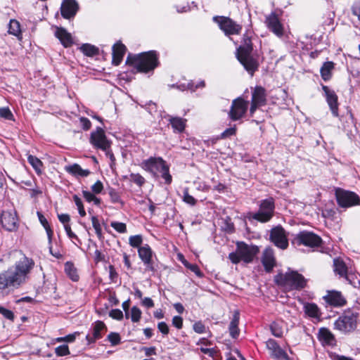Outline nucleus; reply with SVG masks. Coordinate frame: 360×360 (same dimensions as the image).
<instances>
[{"instance_id": "nucleus-1", "label": "nucleus", "mask_w": 360, "mask_h": 360, "mask_svg": "<svg viewBox=\"0 0 360 360\" xmlns=\"http://www.w3.org/2000/svg\"><path fill=\"white\" fill-rule=\"evenodd\" d=\"M139 165L154 179L162 178L167 185L172 183V176L169 173V167L162 158L151 156L143 160Z\"/></svg>"}, {"instance_id": "nucleus-2", "label": "nucleus", "mask_w": 360, "mask_h": 360, "mask_svg": "<svg viewBox=\"0 0 360 360\" xmlns=\"http://www.w3.org/2000/svg\"><path fill=\"white\" fill-rule=\"evenodd\" d=\"M253 47L248 32L243 34L241 45L237 49L236 57L244 68L252 76L257 70L259 63L252 55Z\"/></svg>"}, {"instance_id": "nucleus-3", "label": "nucleus", "mask_w": 360, "mask_h": 360, "mask_svg": "<svg viewBox=\"0 0 360 360\" xmlns=\"http://www.w3.org/2000/svg\"><path fill=\"white\" fill-rule=\"evenodd\" d=\"M126 63L134 64L138 72L147 73L158 66V53L155 51H150L138 55L129 54Z\"/></svg>"}, {"instance_id": "nucleus-4", "label": "nucleus", "mask_w": 360, "mask_h": 360, "mask_svg": "<svg viewBox=\"0 0 360 360\" xmlns=\"http://www.w3.org/2000/svg\"><path fill=\"white\" fill-rule=\"evenodd\" d=\"M257 212H250L247 214L249 221H257L260 223L269 222L274 217L275 212V200L272 197L262 200L258 202Z\"/></svg>"}, {"instance_id": "nucleus-5", "label": "nucleus", "mask_w": 360, "mask_h": 360, "mask_svg": "<svg viewBox=\"0 0 360 360\" xmlns=\"http://www.w3.org/2000/svg\"><path fill=\"white\" fill-rule=\"evenodd\" d=\"M258 252L259 248L257 246L249 245L244 242H238L236 251L229 253V259L233 264H238L240 261L250 263Z\"/></svg>"}, {"instance_id": "nucleus-6", "label": "nucleus", "mask_w": 360, "mask_h": 360, "mask_svg": "<svg viewBox=\"0 0 360 360\" xmlns=\"http://www.w3.org/2000/svg\"><path fill=\"white\" fill-rule=\"evenodd\" d=\"M358 316L356 312H345L335 321V328L345 334L353 332L357 326Z\"/></svg>"}, {"instance_id": "nucleus-7", "label": "nucleus", "mask_w": 360, "mask_h": 360, "mask_svg": "<svg viewBox=\"0 0 360 360\" xmlns=\"http://www.w3.org/2000/svg\"><path fill=\"white\" fill-rule=\"evenodd\" d=\"M278 283L285 287H288L291 290H302L307 285V280L304 277L296 271H290L281 276Z\"/></svg>"}, {"instance_id": "nucleus-8", "label": "nucleus", "mask_w": 360, "mask_h": 360, "mask_svg": "<svg viewBox=\"0 0 360 360\" xmlns=\"http://www.w3.org/2000/svg\"><path fill=\"white\" fill-rule=\"evenodd\" d=\"M323 240L317 234L308 231H302L294 236L292 243L294 245H304L309 248H316L321 245Z\"/></svg>"}, {"instance_id": "nucleus-9", "label": "nucleus", "mask_w": 360, "mask_h": 360, "mask_svg": "<svg viewBox=\"0 0 360 360\" xmlns=\"http://www.w3.org/2000/svg\"><path fill=\"white\" fill-rule=\"evenodd\" d=\"M213 20L218 24L226 36L239 34L242 30V25L229 17L214 16Z\"/></svg>"}, {"instance_id": "nucleus-10", "label": "nucleus", "mask_w": 360, "mask_h": 360, "mask_svg": "<svg viewBox=\"0 0 360 360\" xmlns=\"http://www.w3.org/2000/svg\"><path fill=\"white\" fill-rule=\"evenodd\" d=\"M335 197L338 205L342 207H349L360 203L359 196L352 191L338 188Z\"/></svg>"}, {"instance_id": "nucleus-11", "label": "nucleus", "mask_w": 360, "mask_h": 360, "mask_svg": "<svg viewBox=\"0 0 360 360\" xmlns=\"http://www.w3.org/2000/svg\"><path fill=\"white\" fill-rule=\"evenodd\" d=\"M89 142L96 149L106 150L110 148L111 142L107 139L104 130L99 127L91 133Z\"/></svg>"}, {"instance_id": "nucleus-12", "label": "nucleus", "mask_w": 360, "mask_h": 360, "mask_svg": "<svg viewBox=\"0 0 360 360\" xmlns=\"http://www.w3.org/2000/svg\"><path fill=\"white\" fill-rule=\"evenodd\" d=\"M17 213L15 210L3 211L0 217L2 227L10 232L15 231L18 228Z\"/></svg>"}, {"instance_id": "nucleus-13", "label": "nucleus", "mask_w": 360, "mask_h": 360, "mask_svg": "<svg viewBox=\"0 0 360 360\" xmlns=\"http://www.w3.org/2000/svg\"><path fill=\"white\" fill-rule=\"evenodd\" d=\"M248 101H245L240 97L234 99L229 114L231 120L236 121L243 117L248 110Z\"/></svg>"}, {"instance_id": "nucleus-14", "label": "nucleus", "mask_w": 360, "mask_h": 360, "mask_svg": "<svg viewBox=\"0 0 360 360\" xmlns=\"http://www.w3.org/2000/svg\"><path fill=\"white\" fill-rule=\"evenodd\" d=\"M91 330V335L87 334L86 335L88 345L93 344L96 340L101 339L107 332L108 328L102 321H96L92 323Z\"/></svg>"}, {"instance_id": "nucleus-15", "label": "nucleus", "mask_w": 360, "mask_h": 360, "mask_svg": "<svg viewBox=\"0 0 360 360\" xmlns=\"http://www.w3.org/2000/svg\"><path fill=\"white\" fill-rule=\"evenodd\" d=\"M270 239L276 246L282 250L286 249L288 246L285 230L280 226L271 229Z\"/></svg>"}, {"instance_id": "nucleus-16", "label": "nucleus", "mask_w": 360, "mask_h": 360, "mask_svg": "<svg viewBox=\"0 0 360 360\" xmlns=\"http://www.w3.org/2000/svg\"><path fill=\"white\" fill-rule=\"evenodd\" d=\"M20 278L16 274L13 273L12 269H8L0 274V291L10 287L17 288L20 285Z\"/></svg>"}, {"instance_id": "nucleus-17", "label": "nucleus", "mask_w": 360, "mask_h": 360, "mask_svg": "<svg viewBox=\"0 0 360 360\" xmlns=\"http://www.w3.org/2000/svg\"><path fill=\"white\" fill-rule=\"evenodd\" d=\"M34 262L32 259H29L27 257H24L23 259L20 260L15 266L14 269H11L13 273L16 274L17 277L20 278V285L25 280V277L27 274L32 269Z\"/></svg>"}, {"instance_id": "nucleus-18", "label": "nucleus", "mask_w": 360, "mask_h": 360, "mask_svg": "<svg viewBox=\"0 0 360 360\" xmlns=\"http://www.w3.org/2000/svg\"><path fill=\"white\" fill-rule=\"evenodd\" d=\"M79 8V6L76 0H63L60 6L61 15L65 19H72Z\"/></svg>"}, {"instance_id": "nucleus-19", "label": "nucleus", "mask_w": 360, "mask_h": 360, "mask_svg": "<svg viewBox=\"0 0 360 360\" xmlns=\"http://www.w3.org/2000/svg\"><path fill=\"white\" fill-rule=\"evenodd\" d=\"M265 22L269 30L277 37H281L283 35V27L274 12L266 17Z\"/></svg>"}, {"instance_id": "nucleus-20", "label": "nucleus", "mask_w": 360, "mask_h": 360, "mask_svg": "<svg viewBox=\"0 0 360 360\" xmlns=\"http://www.w3.org/2000/svg\"><path fill=\"white\" fill-rule=\"evenodd\" d=\"M266 347L270 351L271 356L278 360H290L287 353L280 347L274 339H269L266 342Z\"/></svg>"}, {"instance_id": "nucleus-21", "label": "nucleus", "mask_w": 360, "mask_h": 360, "mask_svg": "<svg viewBox=\"0 0 360 360\" xmlns=\"http://www.w3.org/2000/svg\"><path fill=\"white\" fill-rule=\"evenodd\" d=\"M138 253L140 259L146 266V269L151 271H155V268L153 264L152 257L153 251L149 245L145 244L138 249Z\"/></svg>"}, {"instance_id": "nucleus-22", "label": "nucleus", "mask_w": 360, "mask_h": 360, "mask_svg": "<svg viewBox=\"0 0 360 360\" xmlns=\"http://www.w3.org/2000/svg\"><path fill=\"white\" fill-rule=\"evenodd\" d=\"M322 89L324 91L326 101L334 117H338V96L333 90H330L327 86L323 85Z\"/></svg>"}, {"instance_id": "nucleus-23", "label": "nucleus", "mask_w": 360, "mask_h": 360, "mask_svg": "<svg viewBox=\"0 0 360 360\" xmlns=\"http://www.w3.org/2000/svg\"><path fill=\"white\" fill-rule=\"evenodd\" d=\"M323 299L326 303L333 307H342L346 304L345 298L338 291L328 292Z\"/></svg>"}, {"instance_id": "nucleus-24", "label": "nucleus", "mask_w": 360, "mask_h": 360, "mask_svg": "<svg viewBox=\"0 0 360 360\" xmlns=\"http://www.w3.org/2000/svg\"><path fill=\"white\" fill-rule=\"evenodd\" d=\"M112 63L114 65H119L127 51V47L121 41H117L112 46Z\"/></svg>"}, {"instance_id": "nucleus-25", "label": "nucleus", "mask_w": 360, "mask_h": 360, "mask_svg": "<svg viewBox=\"0 0 360 360\" xmlns=\"http://www.w3.org/2000/svg\"><path fill=\"white\" fill-rule=\"evenodd\" d=\"M252 102L263 106L266 103V89L261 86H257L255 87L252 94Z\"/></svg>"}, {"instance_id": "nucleus-26", "label": "nucleus", "mask_w": 360, "mask_h": 360, "mask_svg": "<svg viewBox=\"0 0 360 360\" xmlns=\"http://www.w3.org/2000/svg\"><path fill=\"white\" fill-rule=\"evenodd\" d=\"M55 36L60 40L64 47H70L73 44L71 34L63 27H57Z\"/></svg>"}, {"instance_id": "nucleus-27", "label": "nucleus", "mask_w": 360, "mask_h": 360, "mask_svg": "<svg viewBox=\"0 0 360 360\" xmlns=\"http://www.w3.org/2000/svg\"><path fill=\"white\" fill-rule=\"evenodd\" d=\"M262 262L267 272H270L274 266L275 259L273 250L271 248H266L263 252Z\"/></svg>"}, {"instance_id": "nucleus-28", "label": "nucleus", "mask_w": 360, "mask_h": 360, "mask_svg": "<svg viewBox=\"0 0 360 360\" xmlns=\"http://www.w3.org/2000/svg\"><path fill=\"white\" fill-rule=\"evenodd\" d=\"M319 338L320 341H322L324 344L328 345H333L335 342V338L333 334L326 328H321L319 329Z\"/></svg>"}, {"instance_id": "nucleus-29", "label": "nucleus", "mask_w": 360, "mask_h": 360, "mask_svg": "<svg viewBox=\"0 0 360 360\" xmlns=\"http://www.w3.org/2000/svg\"><path fill=\"white\" fill-rule=\"evenodd\" d=\"M65 170L69 174L78 176H87L90 174L89 169H83L78 164L67 166Z\"/></svg>"}, {"instance_id": "nucleus-30", "label": "nucleus", "mask_w": 360, "mask_h": 360, "mask_svg": "<svg viewBox=\"0 0 360 360\" xmlns=\"http://www.w3.org/2000/svg\"><path fill=\"white\" fill-rule=\"evenodd\" d=\"M304 311L311 318L319 319L321 316L320 310L315 303H305L304 304Z\"/></svg>"}, {"instance_id": "nucleus-31", "label": "nucleus", "mask_w": 360, "mask_h": 360, "mask_svg": "<svg viewBox=\"0 0 360 360\" xmlns=\"http://www.w3.org/2000/svg\"><path fill=\"white\" fill-rule=\"evenodd\" d=\"M333 267L335 273L340 275V276L342 278H344L345 275L349 272L345 262L339 258L334 259Z\"/></svg>"}, {"instance_id": "nucleus-32", "label": "nucleus", "mask_w": 360, "mask_h": 360, "mask_svg": "<svg viewBox=\"0 0 360 360\" xmlns=\"http://www.w3.org/2000/svg\"><path fill=\"white\" fill-rule=\"evenodd\" d=\"M334 68V63L331 61L325 62L321 68L320 72L322 79L328 81L331 77V72Z\"/></svg>"}, {"instance_id": "nucleus-33", "label": "nucleus", "mask_w": 360, "mask_h": 360, "mask_svg": "<svg viewBox=\"0 0 360 360\" xmlns=\"http://www.w3.org/2000/svg\"><path fill=\"white\" fill-rule=\"evenodd\" d=\"M169 120L174 131L180 133L184 130L186 127L185 120L179 117H172Z\"/></svg>"}, {"instance_id": "nucleus-34", "label": "nucleus", "mask_w": 360, "mask_h": 360, "mask_svg": "<svg viewBox=\"0 0 360 360\" xmlns=\"http://www.w3.org/2000/svg\"><path fill=\"white\" fill-rule=\"evenodd\" d=\"M8 33L17 37L18 39H22L20 25L18 20L15 19L10 20L8 24Z\"/></svg>"}, {"instance_id": "nucleus-35", "label": "nucleus", "mask_w": 360, "mask_h": 360, "mask_svg": "<svg viewBox=\"0 0 360 360\" xmlns=\"http://www.w3.org/2000/svg\"><path fill=\"white\" fill-rule=\"evenodd\" d=\"M37 217H38V219H39L41 224L43 226V227L46 230L47 237H48L49 243L51 244L52 242L53 231L51 229V227L49 224V222H48L47 219L44 217V216L40 212H37Z\"/></svg>"}, {"instance_id": "nucleus-36", "label": "nucleus", "mask_w": 360, "mask_h": 360, "mask_svg": "<svg viewBox=\"0 0 360 360\" xmlns=\"http://www.w3.org/2000/svg\"><path fill=\"white\" fill-rule=\"evenodd\" d=\"M82 53L87 56H94L98 54V49L94 45L84 44L80 47Z\"/></svg>"}, {"instance_id": "nucleus-37", "label": "nucleus", "mask_w": 360, "mask_h": 360, "mask_svg": "<svg viewBox=\"0 0 360 360\" xmlns=\"http://www.w3.org/2000/svg\"><path fill=\"white\" fill-rule=\"evenodd\" d=\"M28 162L32 165L37 174L41 173V167L43 166L42 162L37 157L29 155L27 157Z\"/></svg>"}, {"instance_id": "nucleus-38", "label": "nucleus", "mask_w": 360, "mask_h": 360, "mask_svg": "<svg viewBox=\"0 0 360 360\" xmlns=\"http://www.w3.org/2000/svg\"><path fill=\"white\" fill-rule=\"evenodd\" d=\"M65 271L72 281H77L79 280V276L72 264L66 262L65 264Z\"/></svg>"}, {"instance_id": "nucleus-39", "label": "nucleus", "mask_w": 360, "mask_h": 360, "mask_svg": "<svg viewBox=\"0 0 360 360\" xmlns=\"http://www.w3.org/2000/svg\"><path fill=\"white\" fill-rule=\"evenodd\" d=\"M91 220L92 222V226L95 230L98 238L100 240H102L103 239V236L102 233L101 226L100 224L98 217L96 216H92Z\"/></svg>"}, {"instance_id": "nucleus-40", "label": "nucleus", "mask_w": 360, "mask_h": 360, "mask_svg": "<svg viewBox=\"0 0 360 360\" xmlns=\"http://www.w3.org/2000/svg\"><path fill=\"white\" fill-rule=\"evenodd\" d=\"M129 179L130 181L136 184L139 187H142L146 181L145 178L139 173L130 174Z\"/></svg>"}, {"instance_id": "nucleus-41", "label": "nucleus", "mask_w": 360, "mask_h": 360, "mask_svg": "<svg viewBox=\"0 0 360 360\" xmlns=\"http://www.w3.org/2000/svg\"><path fill=\"white\" fill-rule=\"evenodd\" d=\"M141 314L142 312L139 307L136 306L131 307L130 311V317L133 323L139 322L141 319Z\"/></svg>"}, {"instance_id": "nucleus-42", "label": "nucleus", "mask_w": 360, "mask_h": 360, "mask_svg": "<svg viewBox=\"0 0 360 360\" xmlns=\"http://www.w3.org/2000/svg\"><path fill=\"white\" fill-rule=\"evenodd\" d=\"M143 242V238L141 235L131 236L129 238V243L133 248H139Z\"/></svg>"}, {"instance_id": "nucleus-43", "label": "nucleus", "mask_w": 360, "mask_h": 360, "mask_svg": "<svg viewBox=\"0 0 360 360\" xmlns=\"http://www.w3.org/2000/svg\"><path fill=\"white\" fill-rule=\"evenodd\" d=\"M107 340L111 343L112 346H116L120 343L121 338L119 333L111 332L107 336Z\"/></svg>"}, {"instance_id": "nucleus-44", "label": "nucleus", "mask_w": 360, "mask_h": 360, "mask_svg": "<svg viewBox=\"0 0 360 360\" xmlns=\"http://www.w3.org/2000/svg\"><path fill=\"white\" fill-rule=\"evenodd\" d=\"M182 262L187 269H190L191 271L195 273L197 276H198L199 278L203 276V274L201 272L198 265L190 264L186 261Z\"/></svg>"}, {"instance_id": "nucleus-45", "label": "nucleus", "mask_w": 360, "mask_h": 360, "mask_svg": "<svg viewBox=\"0 0 360 360\" xmlns=\"http://www.w3.org/2000/svg\"><path fill=\"white\" fill-rule=\"evenodd\" d=\"M184 196H183V200L186 204H188L191 206H193L196 204L197 200L188 193V188H184Z\"/></svg>"}, {"instance_id": "nucleus-46", "label": "nucleus", "mask_w": 360, "mask_h": 360, "mask_svg": "<svg viewBox=\"0 0 360 360\" xmlns=\"http://www.w3.org/2000/svg\"><path fill=\"white\" fill-rule=\"evenodd\" d=\"M110 226L118 233H124L127 232V226L124 223L119 221H112Z\"/></svg>"}, {"instance_id": "nucleus-47", "label": "nucleus", "mask_w": 360, "mask_h": 360, "mask_svg": "<svg viewBox=\"0 0 360 360\" xmlns=\"http://www.w3.org/2000/svg\"><path fill=\"white\" fill-rule=\"evenodd\" d=\"M55 353L58 356H64L70 354L69 347L67 345H62L55 349Z\"/></svg>"}, {"instance_id": "nucleus-48", "label": "nucleus", "mask_w": 360, "mask_h": 360, "mask_svg": "<svg viewBox=\"0 0 360 360\" xmlns=\"http://www.w3.org/2000/svg\"><path fill=\"white\" fill-rule=\"evenodd\" d=\"M79 333L78 332H75L72 334H69L68 335H65L64 337H60V338H57L56 339V341L57 342H73L75 339H76V337L79 335Z\"/></svg>"}, {"instance_id": "nucleus-49", "label": "nucleus", "mask_w": 360, "mask_h": 360, "mask_svg": "<svg viewBox=\"0 0 360 360\" xmlns=\"http://www.w3.org/2000/svg\"><path fill=\"white\" fill-rule=\"evenodd\" d=\"M271 331L273 335L276 338H281L283 335V330L279 325L275 322L270 326Z\"/></svg>"}, {"instance_id": "nucleus-50", "label": "nucleus", "mask_w": 360, "mask_h": 360, "mask_svg": "<svg viewBox=\"0 0 360 360\" xmlns=\"http://www.w3.org/2000/svg\"><path fill=\"white\" fill-rule=\"evenodd\" d=\"M0 117L7 120H13V115L8 108H0Z\"/></svg>"}, {"instance_id": "nucleus-51", "label": "nucleus", "mask_w": 360, "mask_h": 360, "mask_svg": "<svg viewBox=\"0 0 360 360\" xmlns=\"http://www.w3.org/2000/svg\"><path fill=\"white\" fill-rule=\"evenodd\" d=\"M0 314H2L6 319L12 321H14L15 316L12 311L0 306Z\"/></svg>"}, {"instance_id": "nucleus-52", "label": "nucleus", "mask_w": 360, "mask_h": 360, "mask_svg": "<svg viewBox=\"0 0 360 360\" xmlns=\"http://www.w3.org/2000/svg\"><path fill=\"white\" fill-rule=\"evenodd\" d=\"M176 88L181 91L190 90L192 92L195 91V89H193V81H190L188 83H181L176 84Z\"/></svg>"}, {"instance_id": "nucleus-53", "label": "nucleus", "mask_w": 360, "mask_h": 360, "mask_svg": "<svg viewBox=\"0 0 360 360\" xmlns=\"http://www.w3.org/2000/svg\"><path fill=\"white\" fill-rule=\"evenodd\" d=\"M108 193L112 202L116 203L121 202L120 194L115 188H110Z\"/></svg>"}, {"instance_id": "nucleus-54", "label": "nucleus", "mask_w": 360, "mask_h": 360, "mask_svg": "<svg viewBox=\"0 0 360 360\" xmlns=\"http://www.w3.org/2000/svg\"><path fill=\"white\" fill-rule=\"evenodd\" d=\"M109 316L112 318L113 319H116L118 321H120L123 319V313L122 311L119 309H112L109 312Z\"/></svg>"}, {"instance_id": "nucleus-55", "label": "nucleus", "mask_w": 360, "mask_h": 360, "mask_svg": "<svg viewBox=\"0 0 360 360\" xmlns=\"http://www.w3.org/2000/svg\"><path fill=\"white\" fill-rule=\"evenodd\" d=\"M193 330L198 334L205 333V326L201 321L195 322L193 326Z\"/></svg>"}, {"instance_id": "nucleus-56", "label": "nucleus", "mask_w": 360, "mask_h": 360, "mask_svg": "<svg viewBox=\"0 0 360 360\" xmlns=\"http://www.w3.org/2000/svg\"><path fill=\"white\" fill-rule=\"evenodd\" d=\"M352 13L360 20V1L354 2L351 8Z\"/></svg>"}, {"instance_id": "nucleus-57", "label": "nucleus", "mask_w": 360, "mask_h": 360, "mask_svg": "<svg viewBox=\"0 0 360 360\" xmlns=\"http://www.w3.org/2000/svg\"><path fill=\"white\" fill-rule=\"evenodd\" d=\"M103 189V184L101 181H97L91 186V191L94 194H99Z\"/></svg>"}, {"instance_id": "nucleus-58", "label": "nucleus", "mask_w": 360, "mask_h": 360, "mask_svg": "<svg viewBox=\"0 0 360 360\" xmlns=\"http://www.w3.org/2000/svg\"><path fill=\"white\" fill-rule=\"evenodd\" d=\"M224 229L228 233H232L234 231V225L231 221L230 218H227L224 221Z\"/></svg>"}, {"instance_id": "nucleus-59", "label": "nucleus", "mask_w": 360, "mask_h": 360, "mask_svg": "<svg viewBox=\"0 0 360 360\" xmlns=\"http://www.w3.org/2000/svg\"><path fill=\"white\" fill-rule=\"evenodd\" d=\"M172 325L178 329L183 326V319L179 316H175L172 319Z\"/></svg>"}, {"instance_id": "nucleus-60", "label": "nucleus", "mask_w": 360, "mask_h": 360, "mask_svg": "<svg viewBox=\"0 0 360 360\" xmlns=\"http://www.w3.org/2000/svg\"><path fill=\"white\" fill-rule=\"evenodd\" d=\"M80 123L82 124V129L85 131L89 130L91 127V123L90 120L84 117H82L79 119Z\"/></svg>"}, {"instance_id": "nucleus-61", "label": "nucleus", "mask_w": 360, "mask_h": 360, "mask_svg": "<svg viewBox=\"0 0 360 360\" xmlns=\"http://www.w3.org/2000/svg\"><path fill=\"white\" fill-rule=\"evenodd\" d=\"M158 328L165 335H167L169 332L167 324L164 321L158 323Z\"/></svg>"}, {"instance_id": "nucleus-62", "label": "nucleus", "mask_w": 360, "mask_h": 360, "mask_svg": "<svg viewBox=\"0 0 360 360\" xmlns=\"http://www.w3.org/2000/svg\"><path fill=\"white\" fill-rule=\"evenodd\" d=\"M146 109L148 111V112L153 115V112L157 111V105L155 103L150 101L146 103Z\"/></svg>"}, {"instance_id": "nucleus-63", "label": "nucleus", "mask_w": 360, "mask_h": 360, "mask_svg": "<svg viewBox=\"0 0 360 360\" xmlns=\"http://www.w3.org/2000/svg\"><path fill=\"white\" fill-rule=\"evenodd\" d=\"M58 218L59 221L63 224L64 226L67 224H69V221H70V215L68 214H58Z\"/></svg>"}, {"instance_id": "nucleus-64", "label": "nucleus", "mask_w": 360, "mask_h": 360, "mask_svg": "<svg viewBox=\"0 0 360 360\" xmlns=\"http://www.w3.org/2000/svg\"><path fill=\"white\" fill-rule=\"evenodd\" d=\"M83 197L84 198L85 200L88 202H91L92 200H94L95 195L94 193L88 191H83Z\"/></svg>"}]
</instances>
